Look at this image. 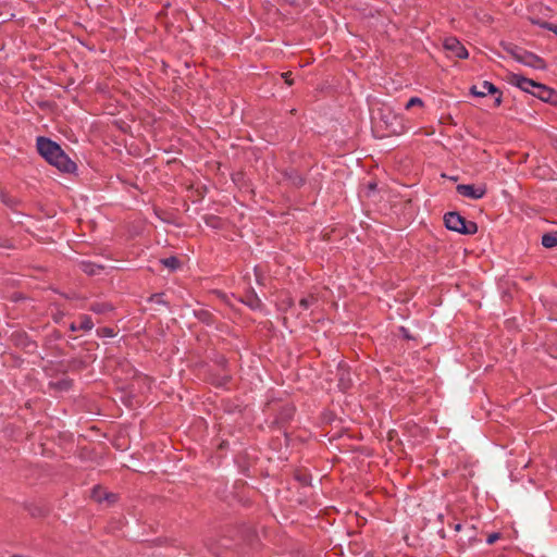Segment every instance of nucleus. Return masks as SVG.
Returning <instances> with one entry per match:
<instances>
[{
  "label": "nucleus",
  "instance_id": "1",
  "mask_svg": "<svg viewBox=\"0 0 557 557\" xmlns=\"http://www.w3.org/2000/svg\"><path fill=\"white\" fill-rule=\"evenodd\" d=\"M36 147L39 154L60 171L73 173L76 170V164L64 153L55 141L40 136L36 140Z\"/></svg>",
  "mask_w": 557,
  "mask_h": 557
},
{
  "label": "nucleus",
  "instance_id": "2",
  "mask_svg": "<svg viewBox=\"0 0 557 557\" xmlns=\"http://www.w3.org/2000/svg\"><path fill=\"white\" fill-rule=\"evenodd\" d=\"M445 226L454 232L463 235H473L478 232V225L473 221H467L460 213L458 212H447L444 215Z\"/></svg>",
  "mask_w": 557,
  "mask_h": 557
},
{
  "label": "nucleus",
  "instance_id": "3",
  "mask_svg": "<svg viewBox=\"0 0 557 557\" xmlns=\"http://www.w3.org/2000/svg\"><path fill=\"white\" fill-rule=\"evenodd\" d=\"M456 190L459 195L474 200L483 198L486 194V187L483 184H459L457 185Z\"/></svg>",
  "mask_w": 557,
  "mask_h": 557
},
{
  "label": "nucleus",
  "instance_id": "4",
  "mask_svg": "<svg viewBox=\"0 0 557 557\" xmlns=\"http://www.w3.org/2000/svg\"><path fill=\"white\" fill-rule=\"evenodd\" d=\"M518 62L536 70H543L546 67L545 61L542 58L533 52L527 51L525 49H523L522 53L520 54Z\"/></svg>",
  "mask_w": 557,
  "mask_h": 557
},
{
  "label": "nucleus",
  "instance_id": "5",
  "mask_svg": "<svg viewBox=\"0 0 557 557\" xmlns=\"http://www.w3.org/2000/svg\"><path fill=\"white\" fill-rule=\"evenodd\" d=\"M532 95L544 102L552 104L557 103V91L540 83L535 86V90H532Z\"/></svg>",
  "mask_w": 557,
  "mask_h": 557
},
{
  "label": "nucleus",
  "instance_id": "6",
  "mask_svg": "<svg viewBox=\"0 0 557 557\" xmlns=\"http://www.w3.org/2000/svg\"><path fill=\"white\" fill-rule=\"evenodd\" d=\"M444 48L447 51H450L455 57H457L459 59H467L468 58L467 49L455 37L446 38L445 41H444Z\"/></svg>",
  "mask_w": 557,
  "mask_h": 557
},
{
  "label": "nucleus",
  "instance_id": "7",
  "mask_svg": "<svg viewBox=\"0 0 557 557\" xmlns=\"http://www.w3.org/2000/svg\"><path fill=\"white\" fill-rule=\"evenodd\" d=\"M510 83L521 90L525 92L532 94V90H535V86H537L539 83L534 82L533 79L523 77L519 74H512L510 78Z\"/></svg>",
  "mask_w": 557,
  "mask_h": 557
},
{
  "label": "nucleus",
  "instance_id": "8",
  "mask_svg": "<svg viewBox=\"0 0 557 557\" xmlns=\"http://www.w3.org/2000/svg\"><path fill=\"white\" fill-rule=\"evenodd\" d=\"M496 92H498V88L487 81H484L480 86L474 85L470 88V94L475 97H485L486 95H495Z\"/></svg>",
  "mask_w": 557,
  "mask_h": 557
},
{
  "label": "nucleus",
  "instance_id": "9",
  "mask_svg": "<svg viewBox=\"0 0 557 557\" xmlns=\"http://www.w3.org/2000/svg\"><path fill=\"white\" fill-rule=\"evenodd\" d=\"M79 268L83 272L88 275H97L103 270V267L91 261L79 262Z\"/></svg>",
  "mask_w": 557,
  "mask_h": 557
},
{
  "label": "nucleus",
  "instance_id": "10",
  "mask_svg": "<svg viewBox=\"0 0 557 557\" xmlns=\"http://www.w3.org/2000/svg\"><path fill=\"white\" fill-rule=\"evenodd\" d=\"M542 245L545 248H553L557 246V232L546 233L542 236Z\"/></svg>",
  "mask_w": 557,
  "mask_h": 557
},
{
  "label": "nucleus",
  "instance_id": "11",
  "mask_svg": "<svg viewBox=\"0 0 557 557\" xmlns=\"http://www.w3.org/2000/svg\"><path fill=\"white\" fill-rule=\"evenodd\" d=\"M503 47L507 53H509L517 62L520 59V54L523 51V48L518 47L513 44H503Z\"/></svg>",
  "mask_w": 557,
  "mask_h": 557
},
{
  "label": "nucleus",
  "instance_id": "12",
  "mask_svg": "<svg viewBox=\"0 0 557 557\" xmlns=\"http://www.w3.org/2000/svg\"><path fill=\"white\" fill-rule=\"evenodd\" d=\"M161 263L170 269L171 271H175L181 267V261L177 257L171 256L169 258L161 259Z\"/></svg>",
  "mask_w": 557,
  "mask_h": 557
},
{
  "label": "nucleus",
  "instance_id": "13",
  "mask_svg": "<svg viewBox=\"0 0 557 557\" xmlns=\"http://www.w3.org/2000/svg\"><path fill=\"white\" fill-rule=\"evenodd\" d=\"M90 310L97 314H103L112 310V306L108 302H95L90 306Z\"/></svg>",
  "mask_w": 557,
  "mask_h": 557
},
{
  "label": "nucleus",
  "instance_id": "14",
  "mask_svg": "<svg viewBox=\"0 0 557 557\" xmlns=\"http://www.w3.org/2000/svg\"><path fill=\"white\" fill-rule=\"evenodd\" d=\"M94 327V322L90 317L82 315L81 322L78 323V329L81 331H90Z\"/></svg>",
  "mask_w": 557,
  "mask_h": 557
},
{
  "label": "nucleus",
  "instance_id": "15",
  "mask_svg": "<svg viewBox=\"0 0 557 557\" xmlns=\"http://www.w3.org/2000/svg\"><path fill=\"white\" fill-rule=\"evenodd\" d=\"M533 24H537L543 28H546L548 30H552L557 36V25L548 23V22H541L539 20H532Z\"/></svg>",
  "mask_w": 557,
  "mask_h": 557
},
{
  "label": "nucleus",
  "instance_id": "16",
  "mask_svg": "<svg viewBox=\"0 0 557 557\" xmlns=\"http://www.w3.org/2000/svg\"><path fill=\"white\" fill-rule=\"evenodd\" d=\"M317 301V299L313 297V296H309V297H305V298H301L300 301H299V306L304 309V310H307L309 309L314 302Z\"/></svg>",
  "mask_w": 557,
  "mask_h": 557
},
{
  "label": "nucleus",
  "instance_id": "17",
  "mask_svg": "<svg viewBox=\"0 0 557 557\" xmlns=\"http://www.w3.org/2000/svg\"><path fill=\"white\" fill-rule=\"evenodd\" d=\"M422 107L423 106V101L421 98H418V97H412L410 98L407 103H406V109H411L412 107Z\"/></svg>",
  "mask_w": 557,
  "mask_h": 557
},
{
  "label": "nucleus",
  "instance_id": "18",
  "mask_svg": "<svg viewBox=\"0 0 557 557\" xmlns=\"http://www.w3.org/2000/svg\"><path fill=\"white\" fill-rule=\"evenodd\" d=\"M230 376L227 374H224L221 379L219 380H212L211 379V385H215V386H224L225 383L228 381Z\"/></svg>",
  "mask_w": 557,
  "mask_h": 557
},
{
  "label": "nucleus",
  "instance_id": "19",
  "mask_svg": "<svg viewBox=\"0 0 557 557\" xmlns=\"http://www.w3.org/2000/svg\"><path fill=\"white\" fill-rule=\"evenodd\" d=\"M499 533H492L487 536L486 542L487 544H494L499 539Z\"/></svg>",
  "mask_w": 557,
  "mask_h": 557
},
{
  "label": "nucleus",
  "instance_id": "20",
  "mask_svg": "<svg viewBox=\"0 0 557 557\" xmlns=\"http://www.w3.org/2000/svg\"><path fill=\"white\" fill-rule=\"evenodd\" d=\"M495 95H497V96L495 97L494 106L495 107H499L502 104V101H503L502 92L498 90V92H496Z\"/></svg>",
  "mask_w": 557,
  "mask_h": 557
},
{
  "label": "nucleus",
  "instance_id": "21",
  "mask_svg": "<svg viewBox=\"0 0 557 557\" xmlns=\"http://www.w3.org/2000/svg\"><path fill=\"white\" fill-rule=\"evenodd\" d=\"M282 76L287 85H293V81L289 78L290 73H284Z\"/></svg>",
  "mask_w": 557,
  "mask_h": 557
},
{
  "label": "nucleus",
  "instance_id": "22",
  "mask_svg": "<svg viewBox=\"0 0 557 557\" xmlns=\"http://www.w3.org/2000/svg\"><path fill=\"white\" fill-rule=\"evenodd\" d=\"M304 178L301 176H297L295 180H294V184L297 185V186H300L304 184Z\"/></svg>",
  "mask_w": 557,
  "mask_h": 557
},
{
  "label": "nucleus",
  "instance_id": "23",
  "mask_svg": "<svg viewBox=\"0 0 557 557\" xmlns=\"http://www.w3.org/2000/svg\"><path fill=\"white\" fill-rule=\"evenodd\" d=\"M211 295H215L218 298H221V299L224 298L223 293L220 290H211Z\"/></svg>",
  "mask_w": 557,
  "mask_h": 557
},
{
  "label": "nucleus",
  "instance_id": "24",
  "mask_svg": "<svg viewBox=\"0 0 557 557\" xmlns=\"http://www.w3.org/2000/svg\"><path fill=\"white\" fill-rule=\"evenodd\" d=\"M70 330H71L72 332L81 331V330L78 329V324H77V323H74V322H73V323H71V325H70Z\"/></svg>",
  "mask_w": 557,
  "mask_h": 557
},
{
  "label": "nucleus",
  "instance_id": "25",
  "mask_svg": "<svg viewBox=\"0 0 557 557\" xmlns=\"http://www.w3.org/2000/svg\"><path fill=\"white\" fill-rule=\"evenodd\" d=\"M215 220H216V219H215L214 216H212V215H211V222H210L211 227H216V226H218V224H216Z\"/></svg>",
  "mask_w": 557,
  "mask_h": 557
},
{
  "label": "nucleus",
  "instance_id": "26",
  "mask_svg": "<svg viewBox=\"0 0 557 557\" xmlns=\"http://www.w3.org/2000/svg\"><path fill=\"white\" fill-rule=\"evenodd\" d=\"M104 333H106L108 336H113L112 330L104 329Z\"/></svg>",
  "mask_w": 557,
  "mask_h": 557
},
{
  "label": "nucleus",
  "instance_id": "27",
  "mask_svg": "<svg viewBox=\"0 0 557 557\" xmlns=\"http://www.w3.org/2000/svg\"><path fill=\"white\" fill-rule=\"evenodd\" d=\"M94 497H96L97 500H99V502L101 500V497L98 495L97 490L94 491Z\"/></svg>",
  "mask_w": 557,
  "mask_h": 557
},
{
  "label": "nucleus",
  "instance_id": "28",
  "mask_svg": "<svg viewBox=\"0 0 557 557\" xmlns=\"http://www.w3.org/2000/svg\"><path fill=\"white\" fill-rule=\"evenodd\" d=\"M220 366H224L225 363V359L224 358H220V360L216 361Z\"/></svg>",
  "mask_w": 557,
  "mask_h": 557
}]
</instances>
